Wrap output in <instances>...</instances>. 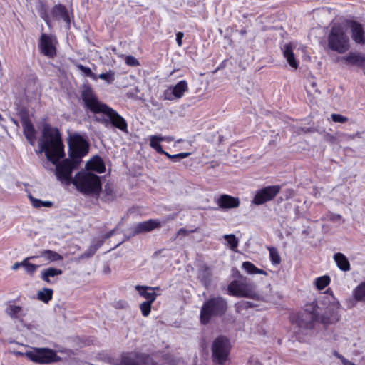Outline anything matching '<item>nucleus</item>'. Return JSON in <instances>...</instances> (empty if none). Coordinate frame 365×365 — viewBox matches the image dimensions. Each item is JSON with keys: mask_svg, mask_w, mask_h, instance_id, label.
Masks as SVG:
<instances>
[{"mask_svg": "<svg viewBox=\"0 0 365 365\" xmlns=\"http://www.w3.org/2000/svg\"><path fill=\"white\" fill-rule=\"evenodd\" d=\"M38 153H44L48 160L56 165L55 173L57 179L67 184L72 183L71 173L74 169L78 168L80 163L71 158L59 162L65 155L64 145L59 130L48 123H44L38 141Z\"/></svg>", "mask_w": 365, "mask_h": 365, "instance_id": "obj_1", "label": "nucleus"}, {"mask_svg": "<svg viewBox=\"0 0 365 365\" xmlns=\"http://www.w3.org/2000/svg\"><path fill=\"white\" fill-rule=\"evenodd\" d=\"M81 98L86 110L94 113H102L101 117H96V122L101 123L106 128H115L123 132H128V123L118 113L100 101L91 86L83 85L81 92Z\"/></svg>", "mask_w": 365, "mask_h": 365, "instance_id": "obj_2", "label": "nucleus"}, {"mask_svg": "<svg viewBox=\"0 0 365 365\" xmlns=\"http://www.w3.org/2000/svg\"><path fill=\"white\" fill-rule=\"evenodd\" d=\"M330 302V298L327 296H321L312 302L307 303L305 309L300 312L296 319L297 327L302 330H310L314 329V322H319L324 325L331 323V319L327 313L322 314L323 307Z\"/></svg>", "mask_w": 365, "mask_h": 365, "instance_id": "obj_3", "label": "nucleus"}, {"mask_svg": "<svg viewBox=\"0 0 365 365\" xmlns=\"http://www.w3.org/2000/svg\"><path fill=\"white\" fill-rule=\"evenodd\" d=\"M227 301L222 296H211L202 304L200 312L201 324H207L212 318L222 317L227 311Z\"/></svg>", "mask_w": 365, "mask_h": 365, "instance_id": "obj_4", "label": "nucleus"}, {"mask_svg": "<svg viewBox=\"0 0 365 365\" xmlns=\"http://www.w3.org/2000/svg\"><path fill=\"white\" fill-rule=\"evenodd\" d=\"M72 183L80 192L86 195H98L102 190L100 177L89 172L77 173Z\"/></svg>", "mask_w": 365, "mask_h": 365, "instance_id": "obj_5", "label": "nucleus"}, {"mask_svg": "<svg viewBox=\"0 0 365 365\" xmlns=\"http://www.w3.org/2000/svg\"><path fill=\"white\" fill-rule=\"evenodd\" d=\"M327 47L340 54L349 50L350 40L344 26L341 24H334L331 26L327 37Z\"/></svg>", "mask_w": 365, "mask_h": 365, "instance_id": "obj_6", "label": "nucleus"}, {"mask_svg": "<svg viewBox=\"0 0 365 365\" xmlns=\"http://www.w3.org/2000/svg\"><path fill=\"white\" fill-rule=\"evenodd\" d=\"M237 278L227 287L228 294L237 297L253 298L256 295L255 285L236 270Z\"/></svg>", "mask_w": 365, "mask_h": 365, "instance_id": "obj_7", "label": "nucleus"}, {"mask_svg": "<svg viewBox=\"0 0 365 365\" xmlns=\"http://www.w3.org/2000/svg\"><path fill=\"white\" fill-rule=\"evenodd\" d=\"M68 145L69 158L79 163L81 162V158L88 153V143L78 133H75L69 135Z\"/></svg>", "mask_w": 365, "mask_h": 365, "instance_id": "obj_8", "label": "nucleus"}, {"mask_svg": "<svg viewBox=\"0 0 365 365\" xmlns=\"http://www.w3.org/2000/svg\"><path fill=\"white\" fill-rule=\"evenodd\" d=\"M231 348L230 341L226 336H217L212 344V361L218 365H223L229 359Z\"/></svg>", "mask_w": 365, "mask_h": 365, "instance_id": "obj_9", "label": "nucleus"}, {"mask_svg": "<svg viewBox=\"0 0 365 365\" xmlns=\"http://www.w3.org/2000/svg\"><path fill=\"white\" fill-rule=\"evenodd\" d=\"M25 356L31 361L41 364H51L61 359L55 351L48 348H34L25 352Z\"/></svg>", "mask_w": 365, "mask_h": 365, "instance_id": "obj_10", "label": "nucleus"}, {"mask_svg": "<svg viewBox=\"0 0 365 365\" xmlns=\"http://www.w3.org/2000/svg\"><path fill=\"white\" fill-rule=\"evenodd\" d=\"M279 185H269L256 191L252 200V204L261 205L272 200L280 192Z\"/></svg>", "mask_w": 365, "mask_h": 365, "instance_id": "obj_11", "label": "nucleus"}, {"mask_svg": "<svg viewBox=\"0 0 365 365\" xmlns=\"http://www.w3.org/2000/svg\"><path fill=\"white\" fill-rule=\"evenodd\" d=\"M161 227L160 222L156 219H150L146 221L138 222L130 228V235L135 236L141 233L148 232Z\"/></svg>", "mask_w": 365, "mask_h": 365, "instance_id": "obj_12", "label": "nucleus"}, {"mask_svg": "<svg viewBox=\"0 0 365 365\" xmlns=\"http://www.w3.org/2000/svg\"><path fill=\"white\" fill-rule=\"evenodd\" d=\"M339 60L346 66H357L365 69V55L357 51H351L341 56Z\"/></svg>", "mask_w": 365, "mask_h": 365, "instance_id": "obj_13", "label": "nucleus"}, {"mask_svg": "<svg viewBox=\"0 0 365 365\" xmlns=\"http://www.w3.org/2000/svg\"><path fill=\"white\" fill-rule=\"evenodd\" d=\"M38 47L41 53L45 56L53 58L56 56V48L53 44L52 39L46 34H41Z\"/></svg>", "mask_w": 365, "mask_h": 365, "instance_id": "obj_14", "label": "nucleus"}, {"mask_svg": "<svg viewBox=\"0 0 365 365\" xmlns=\"http://www.w3.org/2000/svg\"><path fill=\"white\" fill-rule=\"evenodd\" d=\"M21 122L25 138L31 145H34L36 140V130L26 113L21 115Z\"/></svg>", "mask_w": 365, "mask_h": 365, "instance_id": "obj_15", "label": "nucleus"}, {"mask_svg": "<svg viewBox=\"0 0 365 365\" xmlns=\"http://www.w3.org/2000/svg\"><path fill=\"white\" fill-rule=\"evenodd\" d=\"M187 90L188 85L187 81L185 80L180 81L176 85L171 88L170 91H165V98L170 101L180 98Z\"/></svg>", "mask_w": 365, "mask_h": 365, "instance_id": "obj_16", "label": "nucleus"}, {"mask_svg": "<svg viewBox=\"0 0 365 365\" xmlns=\"http://www.w3.org/2000/svg\"><path fill=\"white\" fill-rule=\"evenodd\" d=\"M349 25L351 29L352 40L356 44L364 45L365 32L362 25L356 21H350Z\"/></svg>", "mask_w": 365, "mask_h": 365, "instance_id": "obj_17", "label": "nucleus"}, {"mask_svg": "<svg viewBox=\"0 0 365 365\" xmlns=\"http://www.w3.org/2000/svg\"><path fill=\"white\" fill-rule=\"evenodd\" d=\"M51 15L56 20L65 22L66 28L70 29L71 17L65 5L61 4L55 5L51 9Z\"/></svg>", "mask_w": 365, "mask_h": 365, "instance_id": "obj_18", "label": "nucleus"}, {"mask_svg": "<svg viewBox=\"0 0 365 365\" xmlns=\"http://www.w3.org/2000/svg\"><path fill=\"white\" fill-rule=\"evenodd\" d=\"M220 207L223 209H231L238 207L240 201L238 197H232L229 195H222L217 200Z\"/></svg>", "mask_w": 365, "mask_h": 365, "instance_id": "obj_19", "label": "nucleus"}, {"mask_svg": "<svg viewBox=\"0 0 365 365\" xmlns=\"http://www.w3.org/2000/svg\"><path fill=\"white\" fill-rule=\"evenodd\" d=\"M212 272L210 267L202 264L199 269L198 279L204 287L207 288L212 282Z\"/></svg>", "mask_w": 365, "mask_h": 365, "instance_id": "obj_20", "label": "nucleus"}, {"mask_svg": "<svg viewBox=\"0 0 365 365\" xmlns=\"http://www.w3.org/2000/svg\"><path fill=\"white\" fill-rule=\"evenodd\" d=\"M86 167L88 170H93L99 173H103L106 170L103 160L98 155L94 156L91 160L88 161Z\"/></svg>", "mask_w": 365, "mask_h": 365, "instance_id": "obj_21", "label": "nucleus"}, {"mask_svg": "<svg viewBox=\"0 0 365 365\" xmlns=\"http://www.w3.org/2000/svg\"><path fill=\"white\" fill-rule=\"evenodd\" d=\"M135 289L141 297L146 299L145 302L153 303L155 302L158 296L155 292L153 291V287L137 285L135 286Z\"/></svg>", "mask_w": 365, "mask_h": 365, "instance_id": "obj_22", "label": "nucleus"}, {"mask_svg": "<svg viewBox=\"0 0 365 365\" xmlns=\"http://www.w3.org/2000/svg\"><path fill=\"white\" fill-rule=\"evenodd\" d=\"M138 351L123 353L117 365H138Z\"/></svg>", "mask_w": 365, "mask_h": 365, "instance_id": "obj_23", "label": "nucleus"}, {"mask_svg": "<svg viewBox=\"0 0 365 365\" xmlns=\"http://www.w3.org/2000/svg\"><path fill=\"white\" fill-rule=\"evenodd\" d=\"M284 57L287 59L289 65L294 69L299 66V63L294 57L292 46L290 43L285 44L283 48Z\"/></svg>", "mask_w": 365, "mask_h": 365, "instance_id": "obj_24", "label": "nucleus"}, {"mask_svg": "<svg viewBox=\"0 0 365 365\" xmlns=\"http://www.w3.org/2000/svg\"><path fill=\"white\" fill-rule=\"evenodd\" d=\"M63 271L60 269H57L55 267H48L47 269H43L41 272V279L49 284L53 283V281L50 279L51 277H55L56 276L62 274Z\"/></svg>", "mask_w": 365, "mask_h": 365, "instance_id": "obj_25", "label": "nucleus"}, {"mask_svg": "<svg viewBox=\"0 0 365 365\" xmlns=\"http://www.w3.org/2000/svg\"><path fill=\"white\" fill-rule=\"evenodd\" d=\"M334 259L339 269L347 272L350 269V263L347 257L342 253L338 252L334 255Z\"/></svg>", "mask_w": 365, "mask_h": 365, "instance_id": "obj_26", "label": "nucleus"}, {"mask_svg": "<svg viewBox=\"0 0 365 365\" xmlns=\"http://www.w3.org/2000/svg\"><path fill=\"white\" fill-rule=\"evenodd\" d=\"M38 257L44 258L49 262L61 261L63 259V257L60 254L51 250H44L41 251Z\"/></svg>", "mask_w": 365, "mask_h": 365, "instance_id": "obj_27", "label": "nucleus"}, {"mask_svg": "<svg viewBox=\"0 0 365 365\" xmlns=\"http://www.w3.org/2000/svg\"><path fill=\"white\" fill-rule=\"evenodd\" d=\"M36 9L40 17L44 20L48 26H51V19L47 11L46 3L42 0H39L36 6Z\"/></svg>", "mask_w": 365, "mask_h": 365, "instance_id": "obj_28", "label": "nucleus"}, {"mask_svg": "<svg viewBox=\"0 0 365 365\" xmlns=\"http://www.w3.org/2000/svg\"><path fill=\"white\" fill-rule=\"evenodd\" d=\"M353 297L357 302H365V281L360 283L353 290Z\"/></svg>", "mask_w": 365, "mask_h": 365, "instance_id": "obj_29", "label": "nucleus"}, {"mask_svg": "<svg viewBox=\"0 0 365 365\" xmlns=\"http://www.w3.org/2000/svg\"><path fill=\"white\" fill-rule=\"evenodd\" d=\"M242 269L247 272L250 274H264L266 275L267 272L263 270L257 268L255 267L252 262H244L242 265Z\"/></svg>", "mask_w": 365, "mask_h": 365, "instance_id": "obj_30", "label": "nucleus"}, {"mask_svg": "<svg viewBox=\"0 0 365 365\" xmlns=\"http://www.w3.org/2000/svg\"><path fill=\"white\" fill-rule=\"evenodd\" d=\"M164 140V138L158 135H153L150 138V145L152 148L155 149L156 152L160 154L165 153V151L163 149L160 141Z\"/></svg>", "mask_w": 365, "mask_h": 365, "instance_id": "obj_31", "label": "nucleus"}, {"mask_svg": "<svg viewBox=\"0 0 365 365\" xmlns=\"http://www.w3.org/2000/svg\"><path fill=\"white\" fill-rule=\"evenodd\" d=\"M38 257V256H30L25 258L22 261L23 267H24L26 272L29 274H33L36 271L38 267H39V265L31 264L29 261L30 259H34Z\"/></svg>", "mask_w": 365, "mask_h": 365, "instance_id": "obj_32", "label": "nucleus"}, {"mask_svg": "<svg viewBox=\"0 0 365 365\" xmlns=\"http://www.w3.org/2000/svg\"><path fill=\"white\" fill-rule=\"evenodd\" d=\"M53 289H51L43 288L38 292L37 298L44 303H48L53 297Z\"/></svg>", "mask_w": 365, "mask_h": 365, "instance_id": "obj_33", "label": "nucleus"}, {"mask_svg": "<svg viewBox=\"0 0 365 365\" xmlns=\"http://www.w3.org/2000/svg\"><path fill=\"white\" fill-rule=\"evenodd\" d=\"M138 365H158V364L154 361L150 354L139 352Z\"/></svg>", "mask_w": 365, "mask_h": 365, "instance_id": "obj_34", "label": "nucleus"}, {"mask_svg": "<svg viewBox=\"0 0 365 365\" xmlns=\"http://www.w3.org/2000/svg\"><path fill=\"white\" fill-rule=\"evenodd\" d=\"M29 198L31 201L32 206L35 208H40L43 206L51 207L53 206V202L51 201H42L41 200L35 198L31 195H29Z\"/></svg>", "mask_w": 365, "mask_h": 365, "instance_id": "obj_35", "label": "nucleus"}, {"mask_svg": "<svg viewBox=\"0 0 365 365\" xmlns=\"http://www.w3.org/2000/svg\"><path fill=\"white\" fill-rule=\"evenodd\" d=\"M269 252V257L272 264L274 265H278L281 262V257L279 254L277 249L274 247H268Z\"/></svg>", "mask_w": 365, "mask_h": 365, "instance_id": "obj_36", "label": "nucleus"}, {"mask_svg": "<svg viewBox=\"0 0 365 365\" xmlns=\"http://www.w3.org/2000/svg\"><path fill=\"white\" fill-rule=\"evenodd\" d=\"M22 311V307L17 305H9L6 309V312L11 318L16 319Z\"/></svg>", "mask_w": 365, "mask_h": 365, "instance_id": "obj_37", "label": "nucleus"}, {"mask_svg": "<svg viewBox=\"0 0 365 365\" xmlns=\"http://www.w3.org/2000/svg\"><path fill=\"white\" fill-rule=\"evenodd\" d=\"M104 201L111 202L115 199V195L113 188L109 184H106L104 187Z\"/></svg>", "mask_w": 365, "mask_h": 365, "instance_id": "obj_38", "label": "nucleus"}, {"mask_svg": "<svg viewBox=\"0 0 365 365\" xmlns=\"http://www.w3.org/2000/svg\"><path fill=\"white\" fill-rule=\"evenodd\" d=\"M329 283L330 277L327 275L317 277L315 281L316 287L319 290L324 289Z\"/></svg>", "mask_w": 365, "mask_h": 365, "instance_id": "obj_39", "label": "nucleus"}, {"mask_svg": "<svg viewBox=\"0 0 365 365\" xmlns=\"http://www.w3.org/2000/svg\"><path fill=\"white\" fill-rule=\"evenodd\" d=\"M223 237L227 240L230 246V248L232 250H235L238 246V240L236 238L235 235L233 234L225 235Z\"/></svg>", "mask_w": 365, "mask_h": 365, "instance_id": "obj_40", "label": "nucleus"}, {"mask_svg": "<svg viewBox=\"0 0 365 365\" xmlns=\"http://www.w3.org/2000/svg\"><path fill=\"white\" fill-rule=\"evenodd\" d=\"M97 78H100L106 81L108 84L112 83L115 80V72L110 70L107 73H103L97 76Z\"/></svg>", "mask_w": 365, "mask_h": 365, "instance_id": "obj_41", "label": "nucleus"}, {"mask_svg": "<svg viewBox=\"0 0 365 365\" xmlns=\"http://www.w3.org/2000/svg\"><path fill=\"white\" fill-rule=\"evenodd\" d=\"M77 68L84 73L85 76L90 77L93 80L97 79V76L92 72L90 68L86 67L82 64L77 65Z\"/></svg>", "mask_w": 365, "mask_h": 365, "instance_id": "obj_42", "label": "nucleus"}, {"mask_svg": "<svg viewBox=\"0 0 365 365\" xmlns=\"http://www.w3.org/2000/svg\"><path fill=\"white\" fill-rule=\"evenodd\" d=\"M190 154H191L190 153H178V154H175V155H171L166 151H165V153H164V155L167 158H168L169 159L174 160V161H178L181 159L185 158L190 156Z\"/></svg>", "mask_w": 365, "mask_h": 365, "instance_id": "obj_43", "label": "nucleus"}, {"mask_svg": "<svg viewBox=\"0 0 365 365\" xmlns=\"http://www.w3.org/2000/svg\"><path fill=\"white\" fill-rule=\"evenodd\" d=\"M152 304L150 302H143L140 304V311L144 317H148L150 314Z\"/></svg>", "mask_w": 365, "mask_h": 365, "instance_id": "obj_44", "label": "nucleus"}, {"mask_svg": "<svg viewBox=\"0 0 365 365\" xmlns=\"http://www.w3.org/2000/svg\"><path fill=\"white\" fill-rule=\"evenodd\" d=\"M307 83L308 85L307 86V88L308 92L314 91V93H320V91L317 88V82L314 80V77H311L310 78H309Z\"/></svg>", "mask_w": 365, "mask_h": 365, "instance_id": "obj_45", "label": "nucleus"}, {"mask_svg": "<svg viewBox=\"0 0 365 365\" xmlns=\"http://www.w3.org/2000/svg\"><path fill=\"white\" fill-rule=\"evenodd\" d=\"M331 118L334 123H344L348 121V118L340 114L334 113L331 115Z\"/></svg>", "mask_w": 365, "mask_h": 365, "instance_id": "obj_46", "label": "nucleus"}, {"mask_svg": "<svg viewBox=\"0 0 365 365\" xmlns=\"http://www.w3.org/2000/svg\"><path fill=\"white\" fill-rule=\"evenodd\" d=\"M96 250L95 248L90 245L89 247L83 254H81V258H90L96 253Z\"/></svg>", "mask_w": 365, "mask_h": 365, "instance_id": "obj_47", "label": "nucleus"}, {"mask_svg": "<svg viewBox=\"0 0 365 365\" xmlns=\"http://www.w3.org/2000/svg\"><path fill=\"white\" fill-rule=\"evenodd\" d=\"M125 63L130 66H137L139 65L138 59L133 56H128L125 58Z\"/></svg>", "mask_w": 365, "mask_h": 365, "instance_id": "obj_48", "label": "nucleus"}, {"mask_svg": "<svg viewBox=\"0 0 365 365\" xmlns=\"http://www.w3.org/2000/svg\"><path fill=\"white\" fill-rule=\"evenodd\" d=\"M197 231V229L192 230H187L185 228H180L178 230L176 233V237L182 235V236H186L189 235L190 233L195 232Z\"/></svg>", "mask_w": 365, "mask_h": 365, "instance_id": "obj_49", "label": "nucleus"}, {"mask_svg": "<svg viewBox=\"0 0 365 365\" xmlns=\"http://www.w3.org/2000/svg\"><path fill=\"white\" fill-rule=\"evenodd\" d=\"M183 36L184 34L181 31H179L176 34V42L178 46H181L182 45Z\"/></svg>", "mask_w": 365, "mask_h": 365, "instance_id": "obj_50", "label": "nucleus"}, {"mask_svg": "<svg viewBox=\"0 0 365 365\" xmlns=\"http://www.w3.org/2000/svg\"><path fill=\"white\" fill-rule=\"evenodd\" d=\"M103 243L104 240L101 239L96 242H92L91 245L97 251L103 245Z\"/></svg>", "mask_w": 365, "mask_h": 365, "instance_id": "obj_51", "label": "nucleus"}, {"mask_svg": "<svg viewBox=\"0 0 365 365\" xmlns=\"http://www.w3.org/2000/svg\"><path fill=\"white\" fill-rule=\"evenodd\" d=\"M341 215L339 214L329 213V218L331 221H337L341 219Z\"/></svg>", "mask_w": 365, "mask_h": 365, "instance_id": "obj_52", "label": "nucleus"}, {"mask_svg": "<svg viewBox=\"0 0 365 365\" xmlns=\"http://www.w3.org/2000/svg\"><path fill=\"white\" fill-rule=\"evenodd\" d=\"M324 139H325V140L330 142L331 143H334L336 140V137H334V135L329 134V133H327L324 135Z\"/></svg>", "mask_w": 365, "mask_h": 365, "instance_id": "obj_53", "label": "nucleus"}, {"mask_svg": "<svg viewBox=\"0 0 365 365\" xmlns=\"http://www.w3.org/2000/svg\"><path fill=\"white\" fill-rule=\"evenodd\" d=\"M115 232V230H112L109 232H108L107 233H106L103 237V240L105 241L106 240H108L109 239L110 237H111Z\"/></svg>", "mask_w": 365, "mask_h": 365, "instance_id": "obj_54", "label": "nucleus"}, {"mask_svg": "<svg viewBox=\"0 0 365 365\" xmlns=\"http://www.w3.org/2000/svg\"><path fill=\"white\" fill-rule=\"evenodd\" d=\"M341 362L343 365H355L352 361L346 359L344 356H341Z\"/></svg>", "mask_w": 365, "mask_h": 365, "instance_id": "obj_55", "label": "nucleus"}, {"mask_svg": "<svg viewBox=\"0 0 365 365\" xmlns=\"http://www.w3.org/2000/svg\"><path fill=\"white\" fill-rule=\"evenodd\" d=\"M20 267H23L22 262H16L15 264H14L11 268L13 270H17Z\"/></svg>", "mask_w": 365, "mask_h": 365, "instance_id": "obj_56", "label": "nucleus"}, {"mask_svg": "<svg viewBox=\"0 0 365 365\" xmlns=\"http://www.w3.org/2000/svg\"><path fill=\"white\" fill-rule=\"evenodd\" d=\"M334 355L337 357L338 359H341V356H343L341 354H340L339 353H338L336 351H334Z\"/></svg>", "mask_w": 365, "mask_h": 365, "instance_id": "obj_57", "label": "nucleus"}, {"mask_svg": "<svg viewBox=\"0 0 365 365\" xmlns=\"http://www.w3.org/2000/svg\"><path fill=\"white\" fill-rule=\"evenodd\" d=\"M226 61H227L226 60L223 61L220 63V65L219 66L218 69H221V68H225Z\"/></svg>", "mask_w": 365, "mask_h": 365, "instance_id": "obj_58", "label": "nucleus"}, {"mask_svg": "<svg viewBox=\"0 0 365 365\" xmlns=\"http://www.w3.org/2000/svg\"><path fill=\"white\" fill-rule=\"evenodd\" d=\"M240 34L241 36H245L246 34H247V30L245 29H241L240 31H239Z\"/></svg>", "mask_w": 365, "mask_h": 365, "instance_id": "obj_59", "label": "nucleus"}, {"mask_svg": "<svg viewBox=\"0 0 365 365\" xmlns=\"http://www.w3.org/2000/svg\"><path fill=\"white\" fill-rule=\"evenodd\" d=\"M14 354L16 356H25V353L21 351H15Z\"/></svg>", "mask_w": 365, "mask_h": 365, "instance_id": "obj_60", "label": "nucleus"}, {"mask_svg": "<svg viewBox=\"0 0 365 365\" xmlns=\"http://www.w3.org/2000/svg\"><path fill=\"white\" fill-rule=\"evenodd\" d=\"M155 290L160 291V287H153V291L155 292Z\"/></svg>", "mask_w": 365, "mask_h": 365, "instance_id": "obj_61", "label": "nucleus"}, {"mask_svg": "<svg viewBox=\"0 0 365 365\" xmlns=\"http://www.w3.org/2000/svg\"><path fill=\"white\" fill-rule=\"evenodd\" d=\"M11 120H12V122H13L15 125H18V122H17V120H15V119L12 118V119H11Z\"/></svg>", "mask_w": 365, "mask_h": 365, "instance_id": "obj_62", "label": "nucleus"}, {"mask_svg": "<svg viewBox=\"0 0 365 365\" xmlns=\"http://www.w3.org/2000/svg\"><path fill=\"white\" fill-rule=\"evenodd\" d=\"M4 120L3 116L0 114V121H2Z\"/></svg>", "mask_w": 365, "mask_h": 365, "instance_id": "obj_63", "label": "nucleus"}]
</instances>
